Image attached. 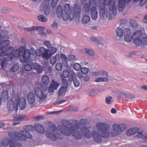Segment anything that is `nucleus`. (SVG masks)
Instances as JSON below:
<instances>
[{
    "instance_id": "nucleus-1",
    "label": "nucleus",
    "mask_w": 147,
    "mask_h": 147,
    "mask_svg": "<svg viewBox=\"0 0 147 147\" xmlns=\"http://www.w3.org/2000/svg\"><path fill=\"white\" fill-rule=\"evenodd\" d=\"M63 125L58 126V129L61 133L67 136H73L75 138H81L82 135L85 138H90L92 136L89 129V124L86 119H82L79 123L78 121L75 120L74 125L65 120L62 121Z\"/></svg>"
},
{
    "instance_id": "nucleus-2",
    "label": "nucleus",
    "mask_w": 147,
    "mask_h": 147,
    "mask_svg": "<svg viewBox=\"0 0 147 147\" xmlns=\"http://www.w3.org/2000/svg\"><path fill=\"white\" fill-rule=\"evenodd\" d=\"M10 42L8 39L0 42V53H4L5 56L8 57L9 61L11 60L14 57H18L20 62L23 63H26L29 60L32 61L36 60V55H33L34 57H32L30 50L23 47H21L19 49H16L14 52V48L12 47H10L4 51L3 49L9 46Z\"/></svg>"
},
{
    "instance_id": "nucleus-3",
    "label": "nucleus",
    "mask_w": 147,
    "mask_h": 147,
    "mask_svg": "<svg viewBox=\"0 0 147 147\" xmlns=\"http://www.w3.org/2000/svg\"><path fill=\"white\" fill-rule=\"evenodd\" d=\"M81 7L78 5H75L74 8V12L70 8L69 4L66 3L63 6V10L62 7L61 5H59L57 7L56 12L58 18L62 17L63 20L66 21L69 19L71 21L74 16L80 17Z\"/></svg>"
},
{
    "instance_id": "nucleus-4",
    "label": "nucleus",
    "mask_w": 147,
    "mask_h": 147,
    "mask_svg": "<svg viewBox=\"0 0 147 147\" xmlns=\"http://www.w3.org/2000/svg\"><path fill=\"white\" fill-rule=\"evenodd\" d=\"M96 127L101 133V135L98 134L96 131L93 130L92 134L94 140L97 142H101L102 137L108 138L110 135V133L108 132L110 126L107 124L101 123H98L96 124Z\"/></svg>"
},
{
    "instance_id": "nucleus-5",
    "label": "nucleus",
    "mask_w": 147,
    "mask_h": 147,
    "mask_svg": "<svg viewBox=\"0 0 147 147\" xmlns=\"http://www.w3.org/2000/svg\"><path fill=\"white\" fill-rule=\"evenodd\" d=\"M32 126L29 125L24 126L23 127L24 130H21L20 132L15 131L14 133L12 132L9 133V136L14 140L18 139L22 141L26 140L27 138L31 139L32 136L29 132V131H32L34 129Z\"/></svg>"
},
{
    "instance_id": "nucleus-6",
    "label": "nucleus",
    "mask_w": 147,
    "mask_h": 147,
    "mask_svg": "<svg viewBox=\"0 0 147 147\" xmlns=\"http://www.w3.org/2000/svg\"><path fill=\"white\" fill-rule=\"evenodd\" d=\"M117 35L119 37L122 36L123 34L125 36V40L129 42L133 40L134 43L136 46L138 45V30L136 31L132 36L130 35L131 31L129 29L126 28L124 29V32L122 29L118 27L115 31Z\"/></svg>"
},
{
    "instance_id": "nucleus-7",
    "label": "nucleus",
    "mask_w": 147,
    "mask_h": 147,
    "mask_svg": "<svg viewBox=\"0 0 147 147\" xmlns=\"http://www.w3.org/2000/svg\"><path fill=\"white\" fill-rule=\"evenodd\" d=\"M57 51V49L54 47H51V51L49 49H46L44 47H40L36 50H34L35 54L31 53L32 57H34L33 55H36V57L38 56L41 57L43 58L48 60L51 56L55 54Z\"/></svg>"
},
{
    "instance_id": "nucleus-8",
    "label": "nucleus",
    "mask_w": 147,
    "mask_h": 147,
    "mask_svg": "<svg viewBox=\"0 0 147 147\" xmlns=\"http://www.w3.org/2000/svg\"><path fill=\"white\" fill-rule=\"evenodd\" d=\"M105 4L104 3L100 4L99 14L100 17L103 18L105 15L109 20H111L112 18V14L110 12H109L108 9H105ZM109 12H111L112 14L114 15H116L117 13V6L115 1L113 2L112 4V3H110Z\"/></svg>"
},
{
    "instance_id": "nucleus-9",
    "label": "nucleus",
    "mask_w": 147,
    "mask_h": 147,
    "mask_svg": "<svg viewBox=\"0 0 147 147\" xmlns=\"http://www.w3.org/2000/svg\"><path fill=\"white\" fill-rule=\"evenodd\" d=\"M59 0H43L40 5L41 9L44 10V13L47 15L50 12V6L53 7L56 6Z\"/></svg>"
},
{
    "instance_id": "nucleus-10",
    "label": "nucleus",
    "mask_w": 147,
    "mask_h": 147,
    "mask_svg": "<svg viewBox=\"0 0 147 147\" xmlns=\"http://www.w3.org/2000/svg\"><path fill=\"white\" fill-rule=\"evenodd\" d=\"M138 46L143 44L147 45V37H142L143 33L144 32V27L141 26H138Z\"/></svg>"
},
{
    "instance_id": "nucleus-11",
    "label": "nucleus",
    "mask_w": 147,
    "mask_h": 147,
    "mask_svg": "<svg viewBox=\"0 0 147 147\" xmlns=\"http://www.w3.org/2000/svg\"><path fill=\"white\" fill-rule=\"evenodd\" d=\"M51 131L52 132H49V131L46 132V135L47 137L50 138L51 140L55 141L56 140L57 138L55 134L53 132L57 130V128L56 126L54 124H52L50 128Z\"/></svg>"
},
{
    "instance_id": "nucleus-12",
    "label": "nucleus",
    "mask_w": 147,
    "mask_h": 147,
    "mask_svg": "<svg viewBox=\"0 0 147 147\" xmlns=\"http://www.w3.org/2000/svg\"><path fill=\"white\" fill-rule=\"evenodd\" d=\"M35 92L36 96L42 101L45 100L47 96V94L39 87L35 88Z\"/></svg>"
},
{
    "instance_id": "nucleus-13",
    "label": "nucleus",
    "mask_w": 147,
    "mask_h": 147,
    "mask_svg": "<svg viewBox=\"0 0 147 147\" xmlns=\"http://www.w3.org/2000/svg\"><path fill=\"white\" fill-rule=\"evenodd\" d=\"M113 129L111 132V135L112 136L115 137L120 134V132L123 131L119 125L114 124L113 125Z\"/></svg>"
},
{
    "instance_id": "nucleus-14",
    "label": "nucleus",
    "mask_w": 147,
    "mask_h": 147,
    "mask_svg": "<svg viewBox=\"0 0 147 147\" xmlns=\"http://www.w3.org/2000/svg\"><path fill=\"white\" fill-rule=\"evenodd\" d=\"M27 98L30 107L31 108L34 107L35 106V96L34 94L32 92H29Z\"/></svg>"
},
{
    "instance_id": "nucleus-15",
    "label": "nucleus",
    "mask_w": 147,
    "mask_h": 147,
    "mask_svg": "<svg viewBox=\"0 0 147 147\" xmlns=\"http://www.w3.org/2000/svg\"><path fill=\"white\" fill-rule=\"evenodd\" d=\"M7 108L9 112L11 113L14 110L17 112L18 110V105L16 104L15 105L14 102L12 99L9 100L8 102Z\"/></svg>"
},
{
    "instance_id": "nucleus-16",
    "label": "nucleus",
    "mask_w": 147,
    "mask_h": 147,
    "mask_svg": "<svg viewBox=\"0 0 147 147\" xmlns=\"http://www.w3.org/2000/svg\"><path fill=\"white\" fill-rule=\"evenodd\" d=\"M16 102L17 103V105H19L20 109L23 110L26 107V100L24 98H18L16 99Z\"/></svg>"
},
{
    "instance_id": "nucleus-17",
    "label": "nucleus",
    "mask_w": 147,
    "mask_h": 147,
    "mask_svg": "<svg viewBox=\"0 0 147 147\" xmlns=\"http://www.w3.org/2000/svg\"><path fill=\"white\" fill-rule=\"evenodd\" d=\"M0 60L2 61L1 64V66L2 68L4 69L6 63V61H9L8 57L5 56L4 53H0Z\"/></svg>"
},
{
    "instance_id": "nucleus-18",
    "label": "nucleus",
    "mask_w": 147,
    "mask_h": 147,
    "mask_svg": "<svg viewBox=\"0 0 147 147\" xmlns=\"http://www.w3.org/2000/svg\"><path fill=\"white\" fill-rule=\"evenodd\" d=\"M59 86V83L53 80L48 90L50 92H52L54 90L57 89Z\"/></svg>"
},
{
    "instance_id": "nucleus-19",
    "label": "nucleus",
    "mask_w": 147,
    "mask_h": 147,
    "mask_svg": "<svg viewBox=\"0 0 147 147\" xmlns=\"http://www.w3.org/2000/svg\"><path fill=\"white\" fill-rule=\"evenodd\" d=\"M90 13L92 19L94 20H96L98 17V11L95 7L93 6L92 7Z\"/></svg>"
},
{
    "instance_id": "nucleus-20",
    "label": "nucleus",
    "mask_w": 147,
    "mask_h": 147,
    "mask_svg": "<svg viewBox=\"0 0 147 147\" xmlns=\"http://www.w3.org/2000/svg\"><path fill=\"white\" fill-rule=\"evenodd\" d=\"M34 128L36 131L39 133L43 134L45 130L43 126L40 124H36L34 125Z\"/></svg>"
},
{
    "instance_id": "nucleus-21",
    "label": "nucleus",
    "mask_w": 147,
    "mask_h": 147,
    "mask_svg": "<svg viewBox=\"0 0 147 147\" xmlns=\"http://www.w3.org/2000/svg\"><path fill=\"white\" fill-rule=\"evenodd\" d=\"M125 0H119L118 5V9L119 11H122L125 6Z\"/></svg>"
},
{
    "instance_id": "nucleus-22",
    "label": "nucleus",
    "mask_w": 147,
    "mask_h": 147,
    "mask_svg": "<svg viewBox=\"0 0 147 147\" xmlns=\"http://www.w3.org/2000/svg\"><path fill=\"white\" fill-rule=\"evenodd\" d=\"M45 29V28L44 27L34 26L30 28H24V30L25 31L31 32L34 30H39L40 29Z\"/></svg>"
},
{
    "instance_id": "nucleus-23",
    "label": "nucleus",
    "mask_w": 147,
    "mask_h": 147,
    "mask_svg": "<svg viewBox=\"0 0 147 147\" xmlns=\"http://www.w3.org/2000/svg\"><path fill=\"white\" fill-rule=\"evenodd\" d=\"M60 55L59 54H56L53 58L50 60V63L52 65L55 64L57 61H60Z\"/></svg>"
},
{
    "instance_id": "nucleus-24",
    "label": "nucleus",
    "mask_w": 147,
    "mask_h": 147,
    "mask_svg": "<svg viewBox=\"0 0 147 147\" xmlns=\"http://www.w3.org/2000/svg\"><path fill=\"white\" fill-rule=\"evenodd\" d=\"M67 90V87L63 86H61L59 90L58 94L59 96H61L65 94Z\"/></svg>"
},
{
    "instance_id": "nucleus-25",
    "label": "nucleus",
    "mask_w": 147,
    "mask_h": 147,
    "mask_svg": "<svg viewBox=\"0 0 147 147\" xmlns=\"http://www.w3.org/2000/svg\"><path fill=\"white\" fill-rule=\"evenodd\" d=\"M138 131L137 128H131L128 130L127 132L128 136H130L136 134Z\"/></svg>"
},
{
    "instance_id": "nucleus-26",
    "label": "nucleus",
    "mask_w": 147,
    "mask_h": 147,
    "mask_svg": "<svg viewBox=\"0 0 147 147\" xmlns=\"http://www.w3.org/2000/svg\"><path fill=\"white\" fill-rule=\"evenodd\" d=\"M11 139H10L9 138H5L3 139L1 141V144L3 146L6 147L9 144H10V142L12 141Z\"/></svg>"
},
{
    "instance_id": "nucleus-27",
    "label": "nucleus",
    "mask_w": 147,
    "mask_h": 147,
    "mask_svg": "<svg viewBox=\"0 0 147 147\" xmlns=\"http://www.w3.org/2000/svg\"><path fill=\"white\" fill-rule=\"evenodd\" d=\"M42 80L43 84L46 85L49 84L50 81L49 77L46 75L42 77Z\"/></svg>"
},
{
    "instance_id": "nucleus-28",
    "label": "nucleus",
    "mask_w": 147,
    "mask_h": 147,
    "mask_svg": "<svg viewBox=\"0 0 147 147\" xmlns=\"http://www.w3.org/2000/svg\"><path fill=\"white\" fill-rule=\"evenodd\" d=\"M90 20V17L87 15H85L82 17L81 21L83 24H86L89 22Z\"/></svg>"
},
{
    "instance_id": "nucleus-29",
    "label": "nucleus",
    "mask_w": 147,
    "mask_h": 147,
    "mask_svg": "<svg viewBox=\"0 0 147 147\" xmlns=\"http://www.w3.org/2000/svg\"><path fill=\"white\" fill-rule=\"evenodd\" d=\"M22 146V144L20 142L15 143L13 140L10 142L9 147H21Z\"/></svg>"
},
{
    "instance_id": "nucleus-30",
    "label": "nucleus",
    "mask_w": 147,
    "mask_h": 147,
    "mask_svg": "<svg viewBox=\"0 0 147 147\" xmlns=\"http://www.w3.org/2000/svg\"><path fill=\"white\" fill-rule=\"evenodd\" d=\"M33 68L37 70V71L39 73H41L42 71V69L41 66L36 63H34L32 65Z\"/></svg>"
},
{
    "instance_id": "nucleus-31",
    "label": "nucleus",
    "mask_w": 147,
    "mask_h": 147,
    "mask_svg": "<svg viewBox=\"0 0 147 147\" xmlns=\"http://www.w3.org/2000/svg\"><path fill=\"white\" fill-rule=\"evenodd\" d=\"M19 67V65L18 63L15 64L11 68L10 71L12 72H16L18 70Z\"/></svg>"
},
{
    "instance_id": "nucleus-32",
    "label": "nucleus",
    "mask_w": 147,
    "mask_h": 147,
    "mask_svg": "<svg viewBox=\"0 0 147 147\" xmlns=\"http://www.w3.org/2000/svg\"><path fill=\"white\" fill-rule=\"evenodd\" d=\"M28 119V117L26 116H20L18 117H15L13 120L15 121H20L26 120Z\"/></svg>"
},
{
    "instance_id": "nucleus-33",
    "label": "nucleus",
    "mask_w": 147,
    "mask_h": 147,
    "mask_svg": "<svg viewBox=\"0 0 147 147\" xmlns=\"http://www.w3.org/2000/svg\"><path fill=\"white\" fill-rule=\"evenodd\" d=\"M61 57L62 59L63 63H65V65L67 66L68 64L67 63V58L66 56L63 53L61 54Z\"/></svg>"
},
{
    "instance_id": "nucleus-34",
    "label": "nucleus",
    "mask_w": 147,
    "mask_h": 147,
    "mask_svg": "<svg viewBox=\"0 0 147 147\" xmlns=\"http://www.w3.org/2000/svg\"><path fill=\"white\" fill-rule=\"evenodd\" d=\"M108 80L107 77H99L96 78L95 81L96 82H107Z\"/></svg>"
},
{
    "instance_id": "nucleus-35",
    "label": "nucleus",
    "mask_w": 147,
    "mask_h": 147,
    "mask_svg": "<svg viewBox=\"0 0 147 147\" xmlns=\"http://www.w3.org/2000/svg\"><path fill=\"white\" fill-rule=\"evenodd\" d=\"M70 74V71L68 70H65L63 71L61 77H63L65 78L68 77Z\"/></svg>"
},
{
    "instance_id": "nucleus-36",
    "label": "nucleus",
    "mask_w": 147,
    "mask_h": 147,
    "mask_svg": "<svg viewBox=\"0 0 147 147\" xmlns=\"http://www.w3.org/2000/svg\"><path fill=\"white\" fill-rule=\"evenodd\" d=\"M38 20L42 22L47 21V19L43 15H40L38 17Z\"/></svg>"
},
{
    "instance_id": "nucleus-37",
    "label": "nucleus",
    "mask_w": 147,
    "mask_h": 147,
    "mask_svg": "<svg viewBox=\"0 0 147 147\" xmlns=\"http://www.w3.org/2000/svg\"><path fill=\"white\" fill-rule=\"evenodd\" d=\"M143 138L144 141L147 142V134L144 136L142 132H138V138Z\"/></svg>"
},
{
    "instance_id": "nucleus-38",
    "label": "nucleus",
    "mask_w": 147,
    "mask_h": 147,
    "mask_svg": "<svg viewBox=\"0 0 147 147\" xmlns=\"http://www.w3.org/2000/svg\"><path fill=\"white\" fill-rule=\"evenodd\" d=\"M72 80L73 81L74 84L75 86L76 87H78L80 84V83L79 81L76 79L74 78V77L72 78L73 76H72Z\"/></svg>"
},
{
    "instance_id": "nucleus-39",
    "label": "nucleus",
    "mask_w": 147,
    "mask_h": 147,
    "mask_svg": "<svg viewBox=\"0 0 147 147\" xmlns=\"http://www.w3.org/2000/svg\"><path fill=\"white\" fill-rule=\"evenodd\" d=\"M74 68L76 70H80L81 68V66L80 63H75L74 65Z\"/></svg>"
},
{
    "instance_id": "nucleus-40",
    "label": "nucleus",
    "mask_w": 147,
    "mask_h": 147,
    "mask_svg": "<svg viewBox=\"0 0 147 147\" xmlns=\"http://www.w3.org/2000/svg\"><path fill=\"white\" fill-rule=\"evenodd\" d=\"M63 68V65L61 63H57L55 68L58 71H60Z\"/></svg>"
},
{
    "instance_id": "nucleus-41",
    "label": "nucleus",
    "mask_w": 147,
    "mask_h": 147,
    "mask_svg": "<svg viewBox=\"0 0 147 147\" xmlns=\"http://www.w3.org/2000/svg\"><path fill=\"white\" fill-rule=\"evenodd\" d=\"M91 6L88 3H85L84 5V8L87 12H89Z\"/></svg>"
},
{
    "instance_id": "nucleus-42",
    "label": "nucleus",
    "mask_w": 147,
    "mask_h": 147,
    "mask_svg": "<svg viewBox=\"0 0 147 147\" xmlns=\"http://www.w3.org/2000/svg\"><path fill=\"white\" fill-rule=\"evenodd\" d=\"M81 70L82 73L84 74H86L88 72V69L87 68L83 67L81 68Z\"/></svg>"
},
{
    "instance_id": "nucleus-43",
    "label": "nucleus",
    "mask_w": 147,
    "mask_h": 147,
    "mask_svg": "<svg viewBox=\"0 0 147 147\" xmlns=\"http://www.w3.org/2000/svg\"><path fill=\"white\" fill-rule=\"evenodd\" d=\"M63 85H65V86L68 87V82L67 80L65 78L63 77H61Z\"/></svg>"
},
{
    "instance_id": "nucleus-44",
    "label": "nucleus",
    "mask_w": 147,
    "mask_h": 147,
    "mask_svg": "<svg viewBox=\"0 0 147 147\" xmlns=\"http://www.w3.org/2000/svg\"><path fill=\"white\" fill-rule=\"evenodd\" d=\"M85 51L90 56H92L94 54L93 51L91 49H85Z\"/></svg>"
},
{
    "instance_id": "nucleus-45",
    "label": "nucleus",
    "mask_w": 147,
    "mask_h": 147,
    "mask_svg": "<svg viewBox=\"0 0 147 147\" xmlns=\"http://www.w3.org/2000/svg\"><path fill=\"white\" fill-rule=\"evenodd\" d=\"M112 99V97L111 96L106 97L105 99V102L107 104H110Z\"/></svg>"
},
{
    "instance_id": "nucleus-46",
    "label": "nucleus",
    "mask_w": 147,
    "mask_h": 147,
    "mask_svg": "<svg viewBox=\"0 0 147 147\" xmlns=\"http://www.w3.org/2000/svg\"><path fill=\"white\" fill-rule=\"evenodd\" d=\"M67 59L69 61H73L76 59V57L74 55H71L68 56Z\"/></svg>"
},
{
    "instance_id": "nucleus-47",
    "label": "nucleus",
    "mask_w": 147,
    "mask_h": 147,
    "mask_svg": "<svg viewBox=\"0 0 147 147\" xmlns=\"http://www.w3.org/2000/svg\"><path fill=\"white\" fill-rule=\"evenodd\" d=\"M100 76H105V77L107 78L108 77V74L107 72L105 71L100 70Z\"/></svg>"
},
{
    "instance_id": "nucleus-48",
    "label": "nucleus",
    "mask_w": 147,
    "mask_h": 147,
    "mask_svg": "<svg viewBox=\"0 0 147 147\" xmlns=\"http://www.w3.org/2000/svg\"><path fill=\"white\" fill-rule=\"evenodd\" d=\"M130 24L132 26L135 27L137 25L136 22L135 20H131L130 21Z\"/></svg>"
},
{
    "instance_id": "nucleus-49",
    "label": "nucleus",
    "mask_w": 147,
    "mask_h": 147,
    "mask_svg": "<svg viewBox=\"0 0 147 147\" xmlns=\"http://www.w3.org/2000/svg\"><path fill=\"white\" fill-rule=\"evenodd\" d=\"M32 68V66L30 65H26L24 67V69L27 71H29Z\"/></svg>"
},
{
    "instance_id": "nucleus-50",
    "label": "nucleus",
    "mask_w": 147,
    "mask_h": 147,
    "mask_svg": "<svg viewBox=\"0 0 147 147\" xmlns=\"http://www.w3.org/2000/svg\"><path fill=\"white\" fill-rule=\"evenodd\" d=\"M92 75L94 76H100V70L96 71H93L92 73Z\"/></svg>"
},
{
    "instance_id": "nucleus-51",
    "label": "nucleus",
    "mask_w": 147,
    "mask_h": 147,
    "mask_svg": "<svg viewBox=\"0 0 147 147\" xmlns=\"http://www.w3.org/2000/svg\"><path fill=\"white\" fill-rule=\"evenodd\" d=\"M140 1L139 5L141 6H142L145 5L147 2L145 0H138Z\"/></svg>"
},
{
    "instance_id": "nucleus-52",
    "label": "nucleus",
    "mask_w": 147,
    "mask_h": 147,
    "mask_svg": "<svg viewBox=\"0 0 147 147\" xmlns=\"http://www.w3.org/2000/svg\"><path fill=\"white\" fill-rule=\"evenodd\" d=\"M45 44L46 47L48 48H49L51 45L50 42L48 41H45Z\"/></svg>"
},
{
    "instance_id": "nucleus-53",
    "label": "nucleus",
    "mask_w": 147,
    "mask_h": 147,
    "mask_svg": "<svg viewBox=\"0 0 147 147\" xmlns=\"http://www.w3.org/2000/svg\"><path fill=\"white\" fill-rule=\"evenodd\" d=\"M52 28L53 29H56L57 28L58 26L57 24L55 22H54L52 25Z\"/></svg>"
},
{
    "instance_id": "nucleus-54",
    "label": "nucleus",
    "mask_w": 147,
    "mask_h": 147,
    "mask_svg": "<svg viewBox=\"0 0 147 147\" xmlns=\"http://www.w3.org/2000/svg\"><path fill=\"white\" fill-rule=\"evenodd\" d=\"M95 3V1L94 0H90L89 4L91 6H92Z\"/></svg>"
},
{
    "instance_id": "nucleus-55",
    "label": "nucleus",
    "mask_w": 147,
    "mask_h": 147,
    "mask_svg": "<svg viewBox=\"0 0 147 147\" xmlns=\"http://www.w3.org/2000/svg\"><path fill=\"white\" fill-rule=\"evenodd\" d=\"M34 119L36 120L37 121H38L39 119L43 118V117L42 116H35L34 117Z\"/></svg>"
},
{
    "instance_id": "nucleus-56",
    "label": "nucleus",
    "mask_w": 147,
    "mask_h": 147,
    "mask_svg": "<svg viewBox=\"0 0 147 147\" xmlns=\"http://www.w3.org/2000/svg\"><path fill=\"white\" fill-rule=\"evenodd\" d=\"M89 77L87 76H84L83 78L84 81L85 82L88 81L89 80Z\"/></svg>"
},
{
    "instance_id": "nucleus-57",
    "label": "nucleus",
    "mask_w": 147,
    "mask_h": 147,
    "mask_svg": "<svg viewBox=\"0 0 147 147\" xmlns=\"http://www.w3.org/2000/svg\"><path fill=\"white\" fill-rule=\"evenodd\" d=\"M65 101H66L64 100H60V101L56 102V103L55 104L56 105H59V104H60L62 103L63 102H65Z\"/></svg>"
},
{
    "instance_id": "nucleus-58",
    "label": "nucleus",
    "mask_w": 147,
    "mask_h": 147,
    "mask_svg": "<svg viewBox=\"0 0 147 147\" xmlns=\"http://www.w3.org/2000/svg\"><path fill=\"white\" fill-rule=\"evenodd\" d=\"M2 11V12L4 13H7L8 11L7 8L5 7L3 8Z\"/></svg>"
},
{
    "instance_id": "nucleus-59",
    "label": "nucleus",
    "mask_w": 147,
    "mask_h": 147,
    "mask_svg": "<svg viewBox=\"0 0 147 147\" xmlns=\"http://www.w3.org/2000/svg\"><path fill=\"white\" fill-rule=\"evenodd\" d=\"M111 112L113 114H115L117 113V110L114 108H113L111 110Z\"/></svg>"
},
{
    "instance_id": "nucleus-60",
    "label": "nucleus",
    "mask_w": 147,
    "mask_h": 147,
    "mask_svg": "<svg viewBox=\"0 0 147 147\" xmlns=\"http://www.w3.org/2000/svg\"><path fill=\"white\" fill-rule=\"evenodd\" d=\"M96 38L95 37H91L90 38V41H96Z\"/></svg>"
},
{
    "instance_id": "nucleus-61",
    "label": "nucleus",
    "mask_w": 147,
    "mask_h": 147,
    "mask_svg": "<svg viewBox=\"0 0 147 147\" xmlns=\"http://www.w3.org/2000/svg\"><path fill=\"white\" fill-rule=\"evenodd\" d=\"M141 89H144L145 90H147V86H140Z\"/></svg>"
},
{
    "instance_id": "nucleus-62",
    "label": "nucleus",
    "mask_w": 147,
    "mask_h": 147,
    "mask_svg": "<svg viewBox=\"0 0 147 147\" xmlns=\"http://www.w3.org/2000/svg\"><path fill=\"white\" fill-rule=\"evenodd\" d=\"M77 76L79 78H82L83 77L82 75L80 73H78V74Z\"/></svg>"
},
{
    "instance_id": "nucleus-63",
    "label": "nucleus",
    "mask_w": 147,
    "mask_h": 147,
    "mask_svg": "<svg viewBox=\"0 0 147 147\" xmlns=\"http://www.w3.org/2000/svg\"><path fill=\"white\" fill-rule=\"evenodd\" d=\"M143 20L145 22L147 23V14L145 16Z\"/></svg>"
},
{
    "instance_id": "nucleus-64",
    "label": "nucleus",
    "mask_w": 147,
    "mask_h": 147,
    "mask_svg": "<svg viewBox=\"0 0 147 147\" xmlns=\"http://www.w3.org/2000/svg\"><path fill=\"white\" fill-rule=\"evenodd\" d=\"M5 125V123L2 122L0 123V128H2Z\"/></svg>"
}]
</instances>
